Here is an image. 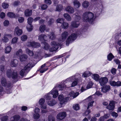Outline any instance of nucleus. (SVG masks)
<instances>
[{
	"instance_id": "obj_22",
	"label": "nucleus",
	"mask_w": 121,
	"mask_h": 121,
	"mask_svg": "<svg viewBox=\"0 0 121 121\" xmlns=\"http://www.w3.org/2000/svg\"><path fill=\"white\" fill-rule=\"evenodd\" d=\"M30 45L31 46L34 48H38L40 46V44L39 43L34 42H30Z\"/></svg>"
},
{
	"instance_id": "obj_60",
	"label": "nucleus",
	"mask_w": 121,
	"mask_h": 121,
	"mask_svg": "<svg viewBox=\"0 0 121 121\" xmlns=\"http://www.w3.org/2000/svg\"><path fill=\"white\" fill-rule=\"evenodd\" d=\"M30 25V27L27 28V30L29 31H32L33 28V26L32 25Z\"/></svg>"
},
{
	"instance_id": "obj_44",
	"label": "nucleus",
	"mask_w": 121,
	"mask_h": 121,
	"mask_svg": "<svg viewBox=\"0 0 121 121\" xmlns=\"http://www.w3.org/2000/svg\"><path fill=\"white\" fill-rule=\"evenodd\" d=\"M57 23L62 24L64 22V20L62 18H58L56 20Z\"/></svg>"
},
{
	"instance_id": "obj_15",
	"label": "nucleus",
	"mask_w": 121,
	"mask_h": 121,
	"mask_svg": "<svg viewBox=\"0 0 121 121\" xmlns=\"http://www.w3.org/2000/svg\"><path fill=\"white\" fill-rule=\"evenodd\" d=\"M110 89V86L109 85H106L103 86L101 88V91L106 93L109 91Z\"/></svg>"
},
{
	"instance_id": "obj_3",
	"label": "nucleus",
	"mask_w": 121,
	"mask_h": 121,
	"mask_svg": "<svg viewBox=\"0 0 121 121\" xmlns=\"http://www.w3.org/2000/svg\"><path fill=\"white\" fill-rule=\"evenodd\" d=\"M58 91L56 87L54 88L48 94L44 96L46 100L48 101L50 100L52 96L54 98H56L58 95Z\"/></svg>"
},
{
	"instance_id": "obj_6",
	"label": "nucleus",
	"mask_w": 121,
	"mask_h": 121,
	"mask_svg": "<svg viewBox=\"0 0 121 121\" xmlns=\"http://www.w3.org/2000/svg\"><path fill=\"white\" fill-rule=\"evenodd\" d=\"M6 75L8 78H12L13 79H17L18 77L17 72L11 69L7 70Z\"/></svg>"
},
{
	"instance_id": "obj_7",
	"label": "nucleus",
	"mask_w": 121,
	"mask_h": 121,
	"mask_svg": "<svg viewBox=\"0 0 121 121\" xmlns=\"http://www.w3.org/2000/svg\"><path fill=\"white\" fill-rule=\"evenodd\" d=\"M78 35L75 33H72L67 38L66 41V44H69L75 40L77 38Z\"/></svg>"
},
{
	"instance_id": "obj_56",
	"label": "nucleus",
	"mask_w": 121,
	"mask_h": 121,
	"mask_svg": "<svg viewBox=\"0 0 121 121\" xmlns=\"http://www.w3.org/2000/svg\"><path fill=\"white\" fill-rule=\"evenodd\" d=\"M24 20V19L23 17H19L18 19V21L19 23H22L23 22Z\"/></svg>"
},
{
	"instance_id": "obj_4",
	"label": "nucleus",
	"mask_w": 121,
	"mask_h": 121,
	"mask_svg": "<svg viewBox=\"0 0 121 121\" xmlns=\"http://www.w3.org/2000/svg\"><path fill=\"white\" fill-rule=\"evenodd\" d=\"M66 80L65 81H62L60 84L55 87L57 90H61L65 88H69L71 87V84L70 82H71L69 81Z\"/></svg>"
},
{
	"instance_id": "obj_51",
	"label": "nucleus",
	"mask_w": 121,
	"mask_h": 121,
	"mask_svg": "<svg viewBox=\"0 0 121 121\" xmlns=\"http://www.w3.org/2000/svg\"><path fill=\"white\" fill-rule=\"evenodd\" d=\"M45 55H44L43 57L44 58H46L48 57H50L53 56V53L47 54L44 53Z\"/></svg>"
},
{
	"instance_id": "obj_54",
	"label": "nucleus",
	"mask_w": 121,
	"mask_h": 121,
	"mask_svg": "<svg viewBox=\"0 0 121 121\" xmlns=\"http://www.w3.org/2000/svg\"><path fill=\"white\" fill-rule=\"evenodd\" d=\"M45 100L43 98L39 100V104L40 105L43 104L45 102Z\"/></svg>"
},
{
	"instance_id": "obj_47",
	"label": "nucleus",
	"mask_w": 121,
	"mask_h": 121,
	"mask_svg": "<svg viewBox=\"0 0 121 121\" xmlns=\"http://www.w3.org/2000/svg\"><path fill=\"white\" fill-rule=\"evenodd\" d=\"M44 2L46 4L48 5H50L52 3L51 0H44Z\"/></svg>"
},
{
	"instance_id": "obj_24",
	"label": "nucleus",
	"mask_w": 121,
	"mask_h": 121,
	"mask_svg": "<svg viewBox=\"0 0 121 121\" xmlns=\"http://www.w3.org/2000/svg\"><path fill=\"white\" fill-rule=\"evenodd\" d=\"M20 118V116L19 115H16L12 117L10 119L11 121H17Z\"/></svg>"
},
{
	"instance_id": "obj_50",
	"label": "nucleus",
	"mask_w": 121,
	"mask_h": 121,
	"mask_svg": "<svg viewBox=\"0 0 121 121\" xmlns=\"http://www.w3.org/2000/svg\"><path fill=\"white\" fill-rule=\"evenodd\" d=\"M18 38L17 37H15L13 38L12 40L11 43H15L17 42Z\"/></svg>"
},
{
	"instance_id": "obj_36",
	"label": "nucleus",
	"mask_w": 121,
	"mask_h": 121,
	"mask_svg": "<svg viewBox=\"0 0 121 121\" xmlns=\"http://www.w3.org/2000/svg\"><path fill=\"white\" fill-rule=\"evenodd\" d=\"M92 78L95 81H97L99 80V76L98 74H95L93 75Z\"/></svg>"
},
{
	"instance_id": "obj_23",
	"label": "nucleus",
	"mask_w": 121,
	"mask_h": 121,
	"mask_svg": "<svg viewBox=\"0 0 121 121\" xmlns=\"http://www.w3.org/2000/svg\"><path fill=\"white\" fill-rule=\"evenodd\" d=\"M15 31H16V34L18 36L20 35L22 33V30L21 29H19L18 26H17L15 28Z\"/></svg>"
},
{
	"instance_id": "obj_39",
	"label": "nucleus",
	"mask_w": 121,
	"mask_h": 121,
	"mask_svg": "<svg viewBox=\"0 0 121 121\" xmlns=\"http://www.w3.org/2000/svg\"><path fill=\"white\" fill-rule=\"evenodd\" d=\"M33 18L31 17H28L27 19V22L29 25H32V23L33 20Z\"/></svg>"
},
{
	"instance_id": "obj_32",
	"label": "nucleus",
	"mask_w": 121,
	"mask_h": 121,
	"mask_svg": "<svg viewBox=\"0 0 121 121\" xmlns=\"http://www.w3.org/2000/svg\"><path fill=\"white\" fill-rule=\"evenodd\" d=\"M12 49V48L10 46H7L5 49V53H10Z\"/></svg>"
},
{
	"instance_id": "obj_31",
	"label": "nucleus",
	"mask_w": 121,
	"mask_h": 121,
	"mask_svg": "<svg viewBox=\"0 0 121 121\" xmlns=\"http://www.w3.org/2000/svg\"><path fill=\"white\" fill-rule=\"evenodd\" d=\"M62 27L64 29L68 28L69 26V25L68 23L66 22H64L62 23L61 25Z\"/></svg>"
},
{
	"instance_id": "obj_14",
	"label": "nucleus",
	"mask_w": 121,
	"mask_h": 121,
	"mask_svg": "<svg viewBox=\"0 0 121 121\" xmlns=\"http://www.w3.org/2000/svg\"><path fill=\"white\" fill-rule=\"evenodd\" d=\"M47 37V36L45 35L41 34L39 36V39L41 42V43H43L47 41L46 38Z\"/></svg>"
},
{
	"instance_id": "obj_45",
	"label": "nucleus",
	"mask_w": 121,
	"mask_h": 121,
	"mask_svg": "<svg viewBox=\"0 0 121 121\" xmlns=\"http://www.w3.org/2000/svg\"><path fill=\"white\" fill-rule=\"evenodd\" d=\"M62 7L60 6V5H57L56 9V11H58L59 12H60L62 10Z\"/></svg>"
},
{
	"instance_id": "obj_21",
	"label": "nucleus",
	"mask_w": 121,
	"mask_h": 121,
	"mask_svg": "<svg viewBox=\"0 0 121 121\" xmlns=\"http://www.w3.org/2000/svg\"><path fill=\"white\" fill-rule=\"evenodd\" d=\"M69 33L66 31H64L61 34L62 39L63 40H65L67 37Z\"/></svg>"
},
{
	"instance_id": "obj_37",
	"label": "nucleus",
	"mask_w": 121,
	"mask_h": 121,
	"mask_svg": "<svg viewBox=\"0 0 121 121\" xmlns=\"http://www.w3.org/2000/svg\"><path fill=\"white\" fill-rule=\"evenodd\" d=\"M48 121H55V117L52 115H50L48 116Z\"/></svg>"
},
{
	"instance_id": "obj_43",
	"label": "nucleus",
	"mask_w": 121,
	"mask_h": 121,
	"mask_svg": "<svg viewBox=\"0 0 121 121\" xmlns=\"http://www.w3.org/2000/svg\"><path fill=\"white\" fill-rule=\"evenodd\" d=\"M40 117V115L38 113H35L33 115L34 118L35 119H38Z\"/></svg>"
},
{
	"instance_id": "obj_2",
	"label": "nucleus",
	"mask_w": 121,
	"mask_h": 121,
	"mask_svg": "<svg viewBox=\"0 0 121 121\" xmlns=\"http://www.w3.org/2000/svg\"><path fill=\"white\" fill-rule=\"evenodd\" d=\"M80 76L78 74H76L73 76L70 77L67 79V80L68 81H70L73 82L71 84V87H73L76 86L80 80V79H79V78Z\"/></svg>"
},
{
	"instance_id": "obj_9",
	"label": "nucleus",
	"mask_w": 121,
	"mask_h": 121,
	"mask_svg": "<svg viewBox=\"0 0 121 121\" xmlns=\"http://www.w3.org/2000/svg\"><path fill=\"white\" fill-rule=\"evenodd\" d=\"M1 84L3 86L7 88H11L12 87L11 84L9 82H7L6 79L3 78L1 79Z\"/></svg>"
},
{
	"instance_id": "obj_59",
	"label": "nucleus",
	"mask_w": 121,
	"mask_h": 121,
	"mask_svg": "<svg viewBox=\"0 0 121 121\" xmlns=\"http://www.w3.org/2000/svg\"><path fill=\"white\" fill-rule=\"evenodd\" d=\"M8 118V117L7 116H4L1 117V119L2 121H6Z\"/></svg>"
},
{
	"instance_id": "obj_55",
	"label": "nucleus",
	"mask_w": 121,
	"mask_h": 121,
	"mask_svg": "<svg viewBox=\"0 0 121 121\" xmlns=\"http://www.w3.org/2000/svg\"><path fill=\"white\" fill-rule=\"evenodd\" d=\"M93 84L92 82H89L88 83L87 86L86 87H87V89H89V88H90L91 87H92V86Z\"/></svg>"
},
{
	"instance_id": "obj_11",
	"label": "nucleus",
	"mask_w": 121,
	"mask_h": 121,
	"mask_svg": "<svg viewBox=\"0 0 121 121\" xmlns=\"http://www.w3.org/2000/svg\"><path fill=\"white\" fill-rule=\"evenodd\" d=\"M66 115V112H64L58 113L56 117L58 119L62 120L65 118Z\"/></svg>"
},
{
	"instance_id": "obj_10",
	"label": "nucleus",
	"mask_w": 121,
	"mask_h": 121,
	"mask_svg": "<svg viewBox=\"0 0 121 121\" xmlns=\"http://www.w3.org/2000/svg\"><path fill=\"white\" fill-rule=\"evenodd\" d=\"M64 96L62 95H59L58 97V99L60 101V103L63 104L65 102L67 101L69 99V97H66L65 98H63Z\"/></svg>"
},
{
	"instance_id": "obj_57",
	"label": "nucleus",
	"mask_w": 121,
	"mask_h": 121,
	"mask_svg": "<svg viewBox=\"0 0 121 121\" xmlns=\"http://www.w3.org/2000/svg\"><path fill=\"white\" fill-rule=\"evenodd\" d=\"M9 23V22L8 20H5L3 24L4 26H8Z\"/></svg>"
},
{
	"instance_id": "obj_28",
	"label": "nucleus",
	"mask_w": 121,
	"mask_h": 121,
	"mask_svg": "<svg viewBox=\"0 0 121 121\" xmlns=\"http://www.w3.org/2000/svg\"><path fill=\"white\" fill-rule=\"evenodd\" d=\"M63 16L68 21H70L71 20V17L70 15L67 13H65Z\"/></svg>"
},
{
	"instance_id": "obj_17",
	"label": "nucleus",
	"mask_w": 121,
	"mask_h": 121,
	"mask_svg": "<svg viewBox=\"0 0 121 121\" xmlns=\"http://www.w3.org/2000/svg\"><path fill=\"white\" fill-rule=\"evenodd\" d=\"M114 107L115 102L112 101L110 102L109 105L107 107V108L109 110H113L114 109Z\"/></svg>"
},
{
	"instance_id": "obj_18",
	"label": "nucleus",
	"mask_w": 121,
	"mask_h": 121,
	"mask_svg": "<svg viewBox=\"0 0 121 121\" xmlns=\"http://www.w3.org/2000/svg\"><path fill=\"white\" fill-rule=\"evenodd\" d=\"M79 94L78 92H75L73 91H72L68 95V97L69 98L71 96H72L73 98V99L76 97Z\"/></svg>"
},
{
	"instance_id": "obj_35",
	"label": "nucleus",
	"mask_w": 121,
	"mask_h": 121,
	"mask_svg": "<svg viewBox=\"0 0 121 121\" xmlns=\"http://www.w3.org/2000/svg\"><path fill=\"white\" fill-rule=\"evenodd\" d=\"M29 56H31V58H37L38 57L37 53H28Z\"/></svg>"
},
{
	"instance_id": "obj_30",
	"label": "nucleus",
	"mask_w": 121,
	"mask_h": 121,
	"mask_svg": "<svg viewBox=\"0 0 121 121\" xmlns=\"http://www.w3.org/2000/svg\"><path fill=\"white\" fill-rule=\"evenodd\" d=\"M27 57V56L25 54L22 55L20 57V61H22L26 60Z\"/></svg>"
},
{
	"instance_id": "obj_25",
	"label": "nucleus",
	"mask_w": 121,
	"mask_h": 121,
	"mask_svg": "<svg viewBox=\"0 0 121 121\" xmlns=\"http://www.w3.org/2000/svg\"><path fill=\"white\" fill-rule=\"evenodd\" d=\"M48 104L49 105L52 106L57 103V101L54 100H52V101H47Z\"/></svg>"
},
{
	"instance_id": "obj_8",
	"label": "nucleus",
	"mask_w": 121,
	"mask_h": 121,
	"mask_svg": "<svg viewBox=\"0 0 121 121\" xmlns=\"http://www.w3.org/2000/svg\"><path fill=\"white\" fill-rule=\"evenodd\" d=\"M51 43L53 46L50 48L49 51L50 52H52L57 50L59 48V46H61V44L59 43L58 42L54 41L52 42Z\"/></svg>"
},
{
	"instance_id": "obj_20",
	"label": "nucleus",
	"mask_w": 121,
	"mask_h": 121,
	"mask_svg": "<svg viewBox=\"0 0 121 121\" xmlns=\"http://www.w3.org/2000/svg\"><path fill=\"white\" fill-rule=\"evenodd\" d=\"M80 23L78 21H73L71 23L72 26L73 28H77L79 26Z\"/></svg>"
},
{
	"instance_id": "obj_12",
	"label": "nucleus",
	"mask_w": 121,
	"mask_h": 121,
	"mask_svg": "<svg viewBox=\"0 0 121 121\" xmlns=\"http://www.w3.org/2000/svg\"><path fill=\"white\" fill-rule=\"evenodd\" d=\"M108 79L107 77L101 78L99 80V82L100 85L103 86L107 83Z\"/></svg>"
},
{
	"instance_id": "obj_29",
	"label": "nucleus",
	"mask_w": 121,
	"mask_h": 121,
	"mask_svg": "<svg viewBox=\"0 0 121 121\" xmlns=\"http://www.w3.org/2000/svg\"><path fill=\"white\" fill-rule=\"evenodd\" d=\"M82 5L84 8H87L89 5V3L87 1H85L83 3Z\"/></svg>"
},
{
	"instance_id": "obj_38",
	"label": "nucleus",
	"mask_w": 121,
	"mask_h": 121,
	"mask_svg": "<svg viewBox=\"0 0 121 121\" xmlns=\"http://www.w3.org/2000/svg\"><path fill=\"white\" fill-rule=\"evenodd\" d=\"M44 44V48L46 50H48L49 49L50 46L46 42L43 43Z\"/></svg>"
},
{
	"instance_id": "obj_34",
	"label": "nucleus",
	"mask_w": 121,
	"mask_h": 121,
	"mask_svg": "<svg viewBox=\"0 0 121 121\" xmlns=\"http://www.w3.org/2000/svg\"><path fill=\"white\" fill-rule=\"evenodd\" d=\"M91 73L89 71H86L83 73L82 76L84 77H86L90 76Z\"/></svg>"
},
{
	"instance_id": "obj_40",
	"label": "nucleus",
	"mask_w": 121,
	"mask_h": 121,
	"mask_svg": "<svg viewBox=\"0 0 121 121\" xmlns=\"http://www.w3.org/2000/svg\"><path fill=\"white\" fill-rule=\"evenodd\" d=\"M46 26L45 25H41L39 27V30L41 32H43L45 29Z\"/></svg>"
},
{
	"instance_id": "obj_58",
	"label": "nucleus",
	"mask_w": 121,
	"mask_h": 121,
	"mask_svg": "<svg viewBox=\"0 0 121 121\" xmlns=\"http://www.w3.org/2000/svg\"><path fill=\"white\" fill-rule=\"evenodd\" d=\"M50 38L52 40H53L55 39L56 37L54 33H52L51 34L50 37Z\"/></svg>"
},
{
	"instance_id": "obj_52",
	"label": "nucleus",
	"mask_w": 121,
	"mask_h": 121,
	"mask_svg": "<svg viewBox=\"0 0 121 121\" xmlns=\"http://www.w3.org/2000/svg\"><path fill=\"white\" fill-rule=\"evenodd\" d=\"M2 40L4 42L7 43L9 41V39L8 38L4 36V37L2 38Z\"/></svg>"
},
{
	"instance_id": "obj_48",
	"label": "nucleus",
	"mask_w": 121,
	"mask_h": 121,
	"mask_svg": "<svg viewBox=\"0 0 121 121\" xmlns=\"http://www.w3.org/2000/svg\"><path fill=\"white\" fill-rule=\"evenodd\" d=\"M94 101L93 100H92L89 102L88 104L87 109H89L90 107H92L93 106V104L94 103Z\"/></svg>"
},
{
	"instance_id": "obj_19",
	"label": "nucleus",
	"mask_w": 121,
	"mask_h": 121,
	"mask_svg": "<svg viewBox=\"0 0 121 121\" xmlns=\"http://www.w3.org/2000/svg\"><path fill=\"white\" fill-rule=\"evenodd\" d=\"M65 10L69 13H72L74 12V9L73 8L69 6H68L65 8Z\"/></svg>"
},
{
	"instance_id": "obj_63",
	"label": "nucleus",
	"mask_w": 121,
	"mask_h": 121,
	"mask_svg": "<svg viewBox=\"0 0 121 121\" xmlns=\"http://www.w3.org/2000/svg\"><path fill=\"white\" fill-rule=\"evenodd\" d=\"M40 107L42 109H46L47 108L46 104H42V105H40Z\"/></svg>"
},
{
	"instance_id": "obj_53",
	"label": "nucleus",
	"mask_w": 121,
	"mask_h": 121,
	"mask_svg": "<svg viewBox=\"0 0 121 121\" xmlns=\"http://www.w3.org/2000/svg\"><path fill=\"white\" fill-rule=\"evenodd\" d=\"M54 20L53 19L51 18L50 19L48 22V24L49 25H51L53 23Z\"/></svg>"
},
{
	"instance_id": "obj_1",
	"label": "nucleus",
	"mask_w": 121,
	"mask_h": 121,
	"mask_svg": "<svg viewBox=\"0 0 121 121\" xmlns=\"http://www.w3.org/2000/svg\"><path fill=\"white\" fill-rule=\"evenodd\" d=\"M94 15L92 13L86 12L82 15L83 20L84 22L92 23L94 20Z\"/></svg>"
},
{
	"instance_id": "obj_49",
	"label": "nucleus",
	"mask_w": 121,
	"mask_h": 121,
	"mask_svg": "<svg viewBox=\"0 0 121 121\" xmlns=\"http://www.w3.org/2000/svg\"><path fill=\"white\" fill-rule=\"evenodd\" d=\"M41 7L42 10H44L47 8L48 6L47 4H43L41 5Z\"/></svg>"
},
{
	"instance_id": "obj_13",
	"label": "nucleus",
	"mask_w": 121,
	"mask_h": 121,
	"mask_svg": "<svg viewBox=\"0 0 121 121\" xmlns=\"http://www.w3.org/2000/svg\"><path fill=\"white\" fill-rule=\"evenodd\" d=\"M7 16L11 18H15L17 19L19 17V15L18 14H15L11 12H9L7 13Z\"/></svg>"
},
{
	"instance_id": "obj_33",
	"label": "nucleus",
	"mask_w": 121,
	"mask_h": 121,
	"mask_svg": "<svg viewBox=\"0 0 121 121\" xmlns=\"http://www.w3.org/2000/svg\"><path fill=\"white\" fill-rule=\"evenodd\" d=\"M1 6L3 9H6L9 7V5L8 3L4 2L2 3Z\"/></svg>"
},
{
	"instance_id": "obj_26",
	"label": "nucleus",
	"mask_w": 121,
	"mask_h": 121,
	"mask_svg": "<svg viewBox=\"0 0 121 121\" xmlns=\"http://www.w3.org/2000/svg\"><path fill=\"white\" fill-rule=\"evenodd\" d=\"M18 63V61L16 59L14 60L13 61H12L11 63V65L12 67H15L17 65Z\"/></svg>"
},
{
	"instance_id": "obj_46",
	"label": "nucleus",
	"mask_w": 121,
	"mask_h": 121,
	"mask_svg": "<svg viewBox=\"0 0 121 121\" xmlns=\"http://www.w3.org/2000/svg\"><path fill=\"white\" fill-rule=\"evenodd\" d=\"M73 109L76 110H78L79 108V107L78 104L73 105Z\"/></svg>"
},
{
	"instance_id": "obj_64",
	"label": "nucleus",
	"mask_w": 121,
	"mask_h": 121,
	"mask_svg": "<svg viewBox=\"0 0 121 121\" xmlns=\"http://www.w3.org/2000/svg\"><path fill=\"white\" fill-rule=\"evenodd\" d=\"M112 115L113 117L115 118L117 117L118 116L117 114L114 112H113L112 113Z\"/></svg>"
},
{
	"instance_id": "obj_5",
	"label": "nucleus",
	"mask_w": 121,
	"mask_h": 121,
	"mask_svg": "<svg viewBox=\"0 0 121 121\" xmlns=\"http://www.w3.org/2000/svg\"><path fill=\"white\" fill-rule=\"evenodd\" d=\"M34 66L31 63L28 64L20 72V74L22 76L26 75L31 69Z\"/></svg>"
},
{
	"instance_id": "obj_42",
	"label": "nucleus",
	"mask_w": 121,
	"mask_h": 121,
	"mask_svg": "<svg viewBox=\"0 0 121 121\" xmlns=\"http://www.w3.org/2000/svg\"><path fill=\"white\" fill-rule=\"evenodd\" d=\"M27 36L26 35H23L21 37V39L23 41H25L27 39Z\"/></svg>"
},
{
	"instance_id": "obj_41",
	"label": "nucleus",
	"mask_w": 121,
	"mask_h": 121,
	"mask_svg": "<svg viewBox=\"0 0 121 121\" xmlns=\"http://www.w3.org/2000/svg\"><path fill=\"white\" fill-rule=\"evenodd\" d=\"M114 57V56L112 55V53H109L107 56V58L108 60L111 61Z\"/></svg>"
},
{
	"instance_id": "obj_62",
	"label": "nucleus",
	"mask_w": 121,
	"mask_h": 121,
	"mask_svg": "<svg viewBox=\"0 0 121 121\" xmlns=\"http://www.w3.org/2000/svg\"><path fill=\"white\" fill-rule=\"evenodd\" d=\"M5 16V14L3 12H1L0 14V17L2 19H3L4 18Z\"/></svg>"
},
{
	"instance_id": "obj_27",
	"label": "nucleus",
	"mask_w": 121,
	"mask_h": 121,
	"mask_svg": "<svg viewBox=\"0 0 121 121\" xmlns=\"http://www.w3.org/2000/svg\"><path fill=\"white\" fill-rule=\"evenodd\" d=\"M74 5L77 8H79L81 5V4L77 0H75L73 1Z\"/></svg>"
},
{
	"instance_id": "obj_61",
	"label": "nucleus",
	"mask_w": 121,
	"mask_h": 121,
	"mask_svg": "<svg viewBox=\"0 0 121 121\" xmlns=\"http://www.w3.org/2000/svg\"><path fill=\"white\" fill-rule=\"evenodd\" d=\"M110 84L112 86H116V82L114 81H112L110 82Z\"/></svg>"
},
{
	"instance_id": "obj_16",
	"label": "nucleus",
	"mask_w": 121,
	"mask_h": 121,
	"mask_svg": "<svg viewBox=\"0 0 121 121\" xmlns=\"http://www.w3.org/2000/svg\"><path fill=\"white\" fill-rule=\"evenodd\" d=\"M24 13L26 17H29L32 15V10L31 9H27L25 11Z\"/></svg>"
}]
</instances>
